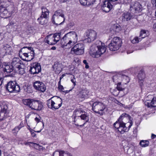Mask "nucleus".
<instances>
[{
    "instance_id": "nucleus-4",
    "label": "nucleus",
    "mask_w": 156,
    "mask_h": 156,
    "mask_svg": "<svg viewBox=\"0 0 156 156\" xmlns=\"http://www.w3.org/2000/svg\"><path fill=\"white\" fill-rule=\"evenodd\" d=\"M62 100L59 97L54 96L48 99L47 101L48 107L53 110L57 109L61 107Z\"/></svg>"
},
{
    "instance_id": "nucleus-24",
    "label": "nucleus",
    "mask_w": 156,
    "mask_h": 156,
    "mask_svg": "<svg viewBox=\"0 0 156 156\" xmlns=\"http://www.w3.org/2000/svg\"><path fill=\"white\" fill-rule=\"evenodd\" d=\"M96 38V33L93 30H90L89 33L88 34V42L90 41H91L94 40Z\"/></svg>"
},
{
    "instance_id": "nucleus-33",
    "label": "nucleus",
    "mask_w": 156,
    "mask_h": 156,
    "mask_svg": "<svg viewBox=\"0 0 156 156\" xmlns=\"http://www.w3.org/2000/svg\"><path fill=\"white\" fill-rule=\"evenodd\" d=\"M142 40V39L140 37H135L133 39L132 38L130 39V41L133 44L138 43L140 41Z\"/></svg>"
},
{
    "instance_id": "nucleus-13",
    "label": "nucleus",
    "mask_w": 156,
    "mask_h": 156,
    "mask_svg": "<svg viewBox=\"0 0 156 156\" xmlns=\"http://www.w3.org/2000/svg\"><path fill=\"white\" fill-rule=\"evenodd\" d=\"M8 114V107L7 105L0 103V121L5 119Z\"/></svg>"
},
{
    "instance_id": "nucleus-2",
    "label": "nucleus",
    "mask_w": 156,
    "mask_h": 156,
    "mask_svg": "<svg viewBox=\"0 0 156 156\" xmlns=\"http://www.w3.org/2000/svg\"><path fill=\"white\" fill-rule=\"evenodd\" d=\"M106 49V47L104 43L100 41H97L95 44L90 47L89 53L92 57L98 58L105 53Z\"/></svg>"
},
{
    "instance_id": "nucleus-56",
    "label": "nucleus",
    "mask_w": 156,
    "mask_h": 156,
    "mask_svg": "<svg viewBox=\"0 0 156 156\" xmlns=\"http://www.w3.org/2000/svg\"><path fill=\"white\" fill-rule=\"evenodd\" d=\"M153 28L154 29V31H156V23L154 24Z\"/></svg>"
},
{
    "instance_id": "nucleus-49",
    "label": "nucleus",
    "mask_w": 156,
    "mask_h": 156,
    "mask_svg": "<svg viewBox=\"0 0 156 156\" xmlns=\"http://www.w3.org/2000/svg\"><path fill=\"white\" fill-rule=\"evenodd\" d=\"M74 61L76 62L78 64H80V59L78 58H76L75 60Z\"/></svg>"
},
{
    "instance_id": "nucleus-15",
    "label": "nucleus",
    "mask_w": 156,
    "mask_h": 156,
    "mask_svg": "<svg viewBox=\"0 0 156 156\" xmlns=\"http://www.w3.org/2000/svg\"><path fill=\"white\" fill-rule=\"evenodd\" d=\"M30 108L33 110L40 111L43 108L42 102L40 101L35 99H33Z\"/></svg>"
},
{
    "instance_id": "nucleus-64",
    "label": "nucleus",
    "mask_w": 156,
    "mask_h": 156,
    "mask_svg": "<svg viewBox=\"0 0 156 156\" xmlns=\"http://www.w3.org/2000/svg\"><path fill=\"white\" fill-rule=\"evenodd\" d=\"M30 52V51H27L26 53Z\"/></svg>"
},
{
    "instance_id": "nucleus-35",
    "label": "nucleus",
    "mask_w": 156,
    "mask_h": 156,
    "mask_svg": "<svg viewBox=\"0 0 156 156\" xmlns=\"http://www.w3.org/2000/svg\"><path fill=\"white\" fill-rule=\"evenodd\" d=\"M30 47H24L20 51H19V55L20 57L22 56V54L23 53H26L27 51H28L29 48H28Z\"/></svg>"
},
{
    "instance_id": "nucleus-22",
    "label": "nucleus",
    "mask_w": 156,
    "mask_h": 156,
    "mask_svg": "<svg viewBox=\"0 0 156 156\" xmlns=\"http://www.w3.org/2000/svg\"><path fill=\"white\" fill-rule=\"evenodd\" d=\"M28 48H29L28 51H30V52L27 53L28 54L29 58L25 59V61H30L32 60L34 58L35 55V53L33 48L31 47H29Z\"/></svg>"
},
{
    "instance_id": "nucleus-52",
    "label": "nucleus",
    "mask_w": 156,
    "mask_h": 156,
    "mask_svg": "<svg viewBox=\"0 0 156 156\" xmlns=\"http://www.w3.org/2000/svg\"><path fill=\"white\" fill-rule=\"evenodd\" d=\"M67 73L63 74L60 77L59 81L61 82V79L65 76L66 74H67Z\"/></svg>"
},
{
    "instance_id": "nucleus-29",
    "label": "nucleus",
    "mask_w": 156,
    "mask_h": 156,
    "mask_svg": "<svg viewBox=\"0 0 156 156\" xmlns=\"http://www.w3.org/2000/svg\"><path fill=\"white\" fill-rule=\"evenodd\" d=\"M122 16L124 18L123 20L124 21H128L130 20L133 17V16L129 12L124 13L123 14Z\"/></svg>"
},
{
    "instance_id": "nucleus-26",
    "label": "nucleus",
    "mask_w": 156,
    "mask_h": 156,
    "mask_svg": "<svg viewBox=\"0 0 156 156\" xmlns=\"http://www.w3.org/2000/svg\"><path fill=\"white\" fill-rule=\"evenodd\" d=\"M42 14L41 16L47 18L48 16L49 12V10L45 7H43L41 8Z\"/></svg>"
},
{
    "instance_id": "nucleus-59",
    "label": "nucleus",
    "mask_w": 156,
    "mask_h": 156,
    "mask_svg": "<svg viewBox=\"0 0 156 156\" xmlns=\"http://www.w3.org/2000/svg\"><path fill=\"white\" fill-rule=\"evenodd\" d=\"M85 91V90H82V93L83 94V97H84L85 94H84V93Z\"/></svg>"
},
{
    "instance_id": "nucleus-60",
    "label": "nucleus",
    "mask_w": 156,
    "mask_h": 156,
    "mask_svg": "<svg viewBox=\"0 0 156 156\" xmlns=\"http://www.w3.org/2000/svg\"><path fill=\"white\" fill-rule=\"evenodd\" d=\"M117 101L118 102V104L119 105H120V106L122 105V106L123 105L121 103H120V102H119V101Z\"/></svg>"
},
{
    "instance_id": "nucleus-6",
    "label": "nucleus",
    "mask_w": 156,
    "mask_h": 156,
    "mask_svg": "<svg viewBox=\"0 0 156 156\" xmlns=\"http://www.w3.org/2000/svg\"><path fill=\"white\" fill-rule=\"evenodd\" d=\"M53 23L56 25H60L64 22L65 19L63 12L61 10L55 11L52 19Z\"/></svg>"
},
{
    "instance_id": "nucleus-34",
    "label": "nucleus",
    "mask_w": 156,
    "mask_h": 156,
    "mask_svg": "<svg viewBox=\"0 0 156 156\" xmlns=\"http://www.w3.org/2000/svg\"><path fill=\"white\" fill-rule=\"evenodd\" d=\"M3 8L1 9L0 7V16L1 17H3L4 16H7V15L8 14V12L7 10L5 9H4L3 10H2Z\"/></svg>"
},
{
    "instance_id": "nucleus-19",
    "label": "nucleus",
    "mask_w": 156,
    "mask_h": 156,
    "mask_svg": "<svg viewBox=\"0 0 156 156\" xmlns=\"http://www.w3.org/2000/svg\"><path fill=\"white\" fill-rule=\"evenodd\" d=\"M53 36V34L47 36L44 39V41L49 45H53L55 44L56 42L54 41Z\"/></svg>"
},
{
    "instance_id": "nucleus-54",
    "label": "nucleus",
    "mask_w": 156,
    "mask_h": 156,
    "mask_svg": "<svg viewBox=\"0 0 156 156\" xmlns=\"http://www.w3.org/2000/svg\"><path fill=\"white\" fill-rule=\"evenodd\" d=\"M133 52V51L132 50H129L127 51V54H129L132 53Z\"/></svg>"
},
{
    "instance_id": "nucleus-25",
    "label": "nucleus",
    "mask_w": 156,
    "mask_h": 156,
    "mask_svg": "<svg viewBox=\"0 0 156 156\" xmlns=\"http://www.w3.org/2000/svg\"><path fill=\"white\" fill-rule=\"evenodd\" d=\"M138 77L140 86L142 87L143 85L144 79L145 77V74L144 73L141 72L138 74Z\"/></svg>"
},
{
    "instance_id": "nucleus-36",
    "label": "nucleus",
    "mask_w": 156,
    "mask_h": 156,
    "mask_svg": "<svg viewBox=\"0 0 156 156\" xmlns=\"http://www.w3.org/2000/svg\"><path fill=\"white\" fill-rule=\"evenodd\" d=\"M140 144L142 147H145L149 145V142L147 140H142Z\"/></svg>"
},
{
    "instance_id": "nucleus-46",
    "label": "nucleus",
    "mask_w": 156,
    "mask_h": 156,
    "mask_svg": "<svg viewBox=\"0 0 156 156\" xmlns=\"http://www.w3.org/2000/svg\"><path fill=\"white\" fill-rule=\"evenodd\" d=\"M30 131L31 132V134L32 135V136L33 137H35L36 136V134L34 131L32 129H30Z\"/></svg>"
},
{
    "instance_id": "nucleus-28",
    "label": "nucleus",
    "mask_w": 156,
    "mask_h": 156,
    "mask_svg": "<svg viewBox=\"0 0 156 156\" xmlns=\"http://www.w3.org/2000/svg\"><path fill=\"white\" fill-rule=\"evenodd\" d=\"M123 90V88L121 86V83L119 82L117 85V89H115L114 90V92L113 94L117 96L119 93V91H122Z\"/></svg>"
},
{
    "instance_id": "nucleus-43",
    "label": "nucleus",
    "mask_w": 156,
    "mask_h": 156,
    "mask_svg": "<svg viewBox=\"0 0 156 156\" xmlns=\"http://www.w3.org/2000/svg\"><path fill=\"white\" fill-rule=\"evenodd\" d=\"M3 76L2 73H0V86L2 84L3 81Z\"/></svg>"
},
{
    "instance_id": "nucleus-10",
    "label": "nucleus",
    "mask_w": 156,
    "mask_h": 156,
    "mask_svg": "<svg viewBox=\"0 0 156 156\" xmlns=\"http://www.w3.org/2000/svg\"><path fill=\"white\" fill-rule=\"evenodd\" d=\"M84 45L83 44L79 43L75 45L72 48L71 52L72 54L80 55L83 53Z\"/></svg>"
},
{
    "instance_id": "nucleus-58",
    "label": "nucleus",
    "mask_w": 156,
    "mask_h": 156,
    "mask_svg": "<svg viewBox=\"0 0 156 156\" xmlns=\"http://www.w3.org/2000/svg\"><path fill=\"white\" fill-rule=\"evenodd\" d=\"M85 115H82L81 116V119H84L85 118Z\"/></svg>"
},
{
    "instance_id": "nucleus-40",
    "label": "nucleus",
    "mask_w": 156,
    "mask_h": 156,
    "mask_svg": "<svg viewBox=\"0 0 156 156\" xmlns=\"http://www.w3.org/2000/svg\"><path fill=\"white\" fill-rule=\"evenodd\" d=\"M29 143H31V144H34V146L36 147H38V149H43V147L42 146L39 145L38 144H37L36 143H34L33 142H30L27 143H26L25 144L27 145V144H29Z\"/></svg>"
},
{
    "instance_id": "nucleus-53",
    "label": "nucleus",
    "mask_w": 156,
    "mask_h": 156,
    "mask_svg": "<svg viewBox=\"0 0 156 156\" xmlns=\"http://www.w3.org/2000/svg\"><path fill=\"white\" fill-rule=\"evenodd\" d=\"M62 3H64L65 2H69L71 0H59Z\"/></svg>"
},
{
    "instance_id": "nucleus-5",
    "label": "nucleus",
    "mask_w": 156,
    "mask_h": 156,
    "mask_svg": "<svg viewBox=\"0 0 156 156\" xmlns=\"http://www.w3.org/2000/svg\"><path fill=\"white\" fill-rule=\"evenodd\" d=\"M90 104L92 106V110L96 113L101 115L104 113L106 106L102 101H97L92 103L90 102Z\"/></svg>"
},
{
    "instance_id": "nucleus-32",
    "label": "nucleus",
    "mask_w": 156,
    "mask_h": 156,
    "mask_svg": "<svg viewBox=\"0 0 156 156\" xmlns=\"http://www.w3.org/2000/svg\"><path fill=\"white\" fill-rule=\"evenodd\" d=\"M54 37V41L56 42V44L58 42L60 39V36L61 33L60 32L56 33L53 34Z\"/></svg>"
},
{
    "instance_id": "nucleus-44",
    "label": "nucleus",
    "mask_w": 156,
    "mask_h": 156,
    "mask_svg": "<svg viewBox=\"0 0 156 156\" xmlns=\"http://www.w3.org/2000/svg\"><path fill=\"white\" fill-rule=\"evenodd\" d=\"M60 151H56L53 154V156H59Z\"/></svg>"
},
{
    "instance_id": "nucleus-21",
    "label": "nucleus",
    "mask_w": 156,
    "mask_h": 156,
    "mask_svg": "<svg viewBox=\"0 0 156 156\" xmlns=\"http://www.w3.org/2000/svg\"><path fill=\"white\" fill-rule=\"evenodd\" d=\"M54 70L57 73H60L62 70V65L59 62H55L53 66Z\"/></svg>"
},
{
    "instance_id": "nucleus-9",
    "label": "nucleus",
    "mask_w": 156,
    "mask_h": 156,
    "mask_svg": "<svg viewBox=\"0 0 156 156\" xmlns=\"http://www.w3.org/2000/svg\"><path fill=\"white\" fill-rule=\"evenodd\" d=\"M7 89L10 92H19L20 90L19 86L15 81H10L8 83L6 86Z\"/></svg>"
},
{
    "instance_id": "nucleus-18",
    "label": "nucleus",
    "mask_w": 156,
    "mask_h": 156,
    "mask_svg": "<svg viewBox=\"0 0 156 156\" xmlns=\"http://www.w3.org/2000/svg\"><path fill=\"white\" fill-rule=\"evenodd\" d=\"M33 86L36 90L42 92H44L46 90V87L44 84L40 81L34 82Z\"/></svg>"
},
{
    "instance_id": "nucleus-7",
    "label": "nucleus",
    "mask_w": 156,
    "mask_h": 156,
    "mask_svg": "<svg viewBox=\"0 0 156 156\" xmlns=\"http://www.w3.org/2000/svg\"><path fill=\"white\" fill-rule=\"evenodd\" d=\"M12 66L14 70L20 74H23L24 73V70L22 68L23 65L21 61L18 58H13L11 62Z\"/></svg>"
},
{
    "instance_id": "nucleus-14",
    "label": "nucleus",
    "mask_w": 156,
    "mask_h": 156,
    "mask_svg": "<svg viewBox=\"0 0 156 156\" xmlns=\"http://www.w3.org/2000/svg\"><path fill=\"white\" fill-rule=\"evenodd\" d=\"M112 79L114 82H117L116 80H119L122 81L123 83L125 84L127 83L129 81V79L128 76L121 73L114 76Z\"/></svg>"
},
{
    "instance_id": "nucleus-41",
    "label": "nucleus",
    "mask_w": 156,
    "mask_h": 156,
    "mask_svg": "<svg viewBox=\"0 0 156 156\" xmlns=\"http://www.w3.org/2000/svg\"><path fill=\"white\" fill-rule=\"evenodd\" d=\"M68 155L67 152H66L63 151H60L59 156H68Z\"/></svg>"
},
{
    "instance_id": "nucleus-38",
    "label": "nucleus",
    "mask_w": 156,
    "mask_h": 156,
    "mask_svg": "<svg viewBox=\"0 0 156 156\" xmlns=\"http://www.w3.org/2000/svg\"><path fill=\"white\" fill-rule=\"evenodd\" d=\"M22 56H21L20 58H22V59L24 60H25V59H27L29 58L28 54L27 53H23Z\"/></svg>"
},
{
    "instance_id": "nucleus-3",
    "label": "nucleus",
    "mask_w": 156,
    "mask_h": 156,
    "mask_svg": "<svg viewBox=\"0 0 156 156\" xmlns=\"http://www.w3.org/2000/svg\"><path fill=\"white\" fill-rule=\"evenodd\" d=\"M77 41V35L75 32L71 31L66 34L61 39V44L68 48H71Z\"/></svg>"
},
{
    "instance_id": "nucleus-61",
    "label": "nucleus",
    "mask_w": 156,
    "mask_h": 156,
    "mask_svg": "<svg viewBox=\"0 0 156 156\" xmlns=\"http://www.w3.org/2000/svg\"><path fill=\"white\" fill-rule=\"evenodd\" d=\"M56 49V48L55 47H52L51 48V49L52 50H55Z\"/></svg>"
},
{
    "instance_id": "nucleus-37",
    "label": "nucleus",
    "mask_w": 156,
    "mask_h": 156,
    "mask_svg": "<svg viewBox=\"0 0 156 156\" xmlns=\"http://www.w3.org/2000/svg\"><path fill=\"white\" fill-rule=\"evenodd\" d=\"M147 36L146 31L145 30H141L139 36V37L142 39V40L145 38Z\"/></svg>"
},
{
    "instance_id": "nucleus-27",
    "label": "nucleus",
    "mask_w": 156,
    "mask_h": 156,
    "mask_svg": "<svg viewBox=\"0 0 156 156\" xmlns=\"http://www.w3.org/2000/svg\"><path fill=\"white\" fill-rule=\"evenodd\" d=\"M14 70L12 65L10 66L9 65H6L5 66V67H3V70L4 73L6 72L7 73H10Z\"/></svg>"
},
{
    "instance_id": "nucleus-51",
    "label": "nucleus",
    "mask_w": 156,
    "mask_h": 156,
    "mask_svg": "<svg viewBox=\"0 0 156 156\" xmlns=\"http://www.w3.org/2000/svg\"><path fill=\"white\" fill-rule=\"evenodd\" d=\"M83 63L84 64H86L85 68L87 69L88 68V64L87 63V60H84L83 61Z\"/></svg>"
},
{
    "instance_id": "nucleus-62",
    "label": "nucleus",
    "mask_w": 156,
    "mask_h": 156,
    "mask_svg": "<svg viewBox=\"0 0 156 156\" xmlns=\"http://www.w3.org/2000/svg\"><path fill=\"white\" fill-rule=\"evenodd\" d=\"M41 130H42V129H41L40 130H39V131H34L36 132L39 133L41 131Z\"/></svg>"
},
{
    "instance_id": "nucleus-50",
    "label": "nucleus",
    "mask_w": 156,
    "mask_h": 156,
    "mask_svg": "<svg viewBox=\"0 0 156 156\" xmlns=\"http://www.w3.org/2000/svg\"><path fill=\"white\" fill-rule=\"evenodd\" d=\"M152 3L153 6H154L156 8V0H152Z\"/></svg>"
},
{
    "instance_id": "nucleus-55",
    "label": "nucleus",
    "mask_w": 156,
    "mask_h": 156,
    "mask_svg": "<svg viewBox=\"0 0 156 156\" xmlns=\"http://www.w3.org/2000/svg\"><path fill=\"white\" fill-rule=\"evenodd\" d=\"M35 120L37 122V123L39 122L40 121V119L36 117L35 119Z\"/></svg>"
},
{
    "instance_id": "nucleus-20",
    "label": "nucleus",
    "mask_w": 156,
    "mask_h": 156,
    "mask_svg": "<svg viewBox=\"0 0 156 156\" xmlns=\"http://www.w3.org/2000/svg\"><path fill=\"white\" fill-rule=\"evenodd\" d=\"M4 51V55L11 54L12 52V48L11 46L8 44H4L3 45L2 48Z\"/></svg>"
},
{
    "instance_id": "nucleus-63",
    "label": "nucleus",
    "mask_w": 156,
    "mask_h": 156,
    "mask_svg": "<svg viewBox=\"0 0 156 156\" xmlns=\"http://www.w3.org/2000/svg\"><path fill=\"white\" fill-rule=\"evenodd\" d=\"M1 150H0V156H1Z\"/></svg>"
},
{
    "instance_id": "nucleus-12",
    "label": "nucleus",
    "mask_w": 156,
    "mask_h": 156,
    "mask_svg": "<svg viewBox=\"0 0 156 156\" xmlns=\"http://www.w3.org/2000/svg\"><path fill=\"white\" fill-rule=\"evenodd\" d=\"M141 5L137 2H133L130 4V11L134 13H138L142 10Z\"/></svg>"
},
{
    "instance_id": "nucleus-45",
    "label": "nucleus",
    "mask_w": 156,
    "mask_h": 156,
    "mask_svg": "<svg viewBox=\"0 0 156 156\" xmlns=\"http://www.w3.org/2000/svg\"><path fill=\"white\" fill-rule=\"evenodd\" d=\"M22 127V126H21L20 125L17 126L16 127L14 128V130L17 132H18Z\"/></svg>"
},
{
    "instance_id": "nucleus-23",
    "label": "nucleus",
    "mask_w": 156,
    "mask_h": 156,
    "mask_svg": "<svg viewBox=\"0 0 156 156\" xmlns=\"http://www.w3.org/2000/svg\"><path fill=\"white\" fill-rule=\"evenodd\" d=\"M121 30V27L120 26L117 24H114L110 28V30L113 34L119 32Z\"/></svg>"
},
{
    "instance_id": "nucleus-30",
    "label": "nucleus",
    "mask_w": 156,
    "mask_h": 156,
    "mask_svg": "<svg viewBox=\"0 0 156 156\" xmlns=\"http://www.w3.org/2000/svg\"><path fill=\"white\" fill-rule=\"evenodd\" d=\"M47 18H45L44 17L41 16L38 18L37 20L40 24L43 25L47 22Z\"/></svg>"
},
{
    "instance_id": "nucleus-57",
    "label": "nucleus",
    "mask_w": 156,
    "mask_h": 156,
    "mask_svg": "<svg viewBox=\"0 0 156 156\" xmlns=\"http://www.w3.org/2000/svg\"><path fill=\"white\" fill-rule=\"evenodd\" d=\"M156 137V136L155 135L153 134H152L151 136V137L152 139H153L155 138Z\"/></svg>"
},
{
    "instance_id": "nucleus-8",
    "label": "nucleus",
    "mask_w": 156,
    "mask_h": 156,
    "mask_svg": "<svg viewBox=\"0 0 156 156\" xmlns=\"http://www.w3.org/2000/svg\"><path fill=\"white\" fill-rule=\"evenodd\" d=\"M122 43V40L119 37H114L109 44V48L111 51L117 50L121 47Z\"/></svg>"
},
{
    "instance_id": "nucleus-16",
    "label": "nucleus",
    "mask_w": 156,
    "mask_h": 156,
    "mask_svg": "<svg viewBox=\"0 0 156 156\" xmlns=\"http://www.w3.org/2000/svg\"><path fill=\"white\" fill-rule=\"evenodd\" d=\"M112 1V0H106L103 3L101 8L103 11L108 12L112 9L113 7V5L111 2Z\"/></svg>"
},
{
    "instance_id": "nucleus-47",
    "label": "nucleus",
    "mask_w": 156,
    "mask_h": 156,
    "mask_svg": "<svg viewBox=\"0 0 156 156\" xmlns=\"http://www.w3.org/2000/svg\"><path fill=\"white\" fill-rule=\"evenodd\" d=\"M95 0H88V5H91L95 2Z\"/></svg>"
},
{
    "instance_id": "nucleus-1",
    "label": "nucleus",
    "mask_w": 156,
    "mask_h": 156,
    "mask_svg": "<svg viewBox=\"0 0 156 156\" xmlns=\"http://www.w3.org/2000/svg\"><path fill=\"white\" fill-rule=\"evenodd\" d=\"M133 125L132 119L128 114L123 113L118 120L114 123L116 130L121 134L126 132Z\"/></svg>"
},
{
    "instance_id": "nucleus-31",
    "label": "nucleus",
    "mask_w": 156,
    "mask_h": 156,
    "mask_svg": "<svg viewBox=\"0 0 156 156\" xmlns=\"http://www.w3.org/2000/svg\"><path fill=\"white\" fill-rule=\"evenodd\" d=\"M33 99H26L23 100V103L25 105L29 106L30 108Z\"/></svg>"
},
{
    "instance_id": "nucleus-11",
    "label": "nucleus",
    "mask_w": 156,
    "mask_h": 156,
    "mask_svg": "<svg viewBox=\"0 0 156 156\" xmlns=\"http://www.w3.org/2000/svg\"><path fill=\"white\" fill-rule=\"evenodd\" d=\"M146 106L148 107H156V97H154L152 95H148L144 102Z\"/></svg>"
},
{
    "instance_id": "nucleus-17",
    "label": "nucleus",
    "mask_w": 156,
    "mask_h": 156,
    "mask_svg": "<svg viewBox=\"0 0 156 156\" xmlns=\"http://www.w3.org/2000/svg\"><path fill=\"white\" fill-rule=\"evenodd\" d=\"M30 73L33 75L37 74L41 71V66L37 63H34L31 66L30 70Z\"/></svg>"
},
{
    "instance_id": "nucleus-39",
    "label": "nucleus",
    "mask_w": 156,
    "mask_h": 156,
    "mask_svg": "<svg viewBox=\"0 0 156 156\" xmlns=\"http://www.w3.org/2000/svg\"><path fill=\"white\" fill-rule=\"evenodd\" d=\"M58 88L59 90H60L61 92H65V91L64 90V87H63L61 85V82L59 81L58 83Z\"/></svg>"
},
{
    "instance_id": "nucleus-48",
    "label": "nucleus",
    "mask_w": 156,
    "mask_h": 156,
    "mask_svg": "<svg viewBox=\"0 0 156 156\" xmlns=\"http://www.w3.org/2000/svg\"><path fill=\"white\" fill-rule=\"evenodd\" d=\"M71 81L73 83L74 86H75L76 85V81L75 77H73V78L71 79Z\"/></svg>"
},
{
    "instance_id": "nucleus-42",
    "label": "nucleus",
    "mask_w": 156,
    "mask_h": 156,
    "mask_svg": "<svg viewBox=\"0 0 156 156\" xmlns=\"http://www.w3.org/2000/svg\"><path fill=\"white\" fill-rule=\"evenodd\" d=\"M81 4L84 6L87 5V0H79Z\"/></svg>"
}]
</instances>
